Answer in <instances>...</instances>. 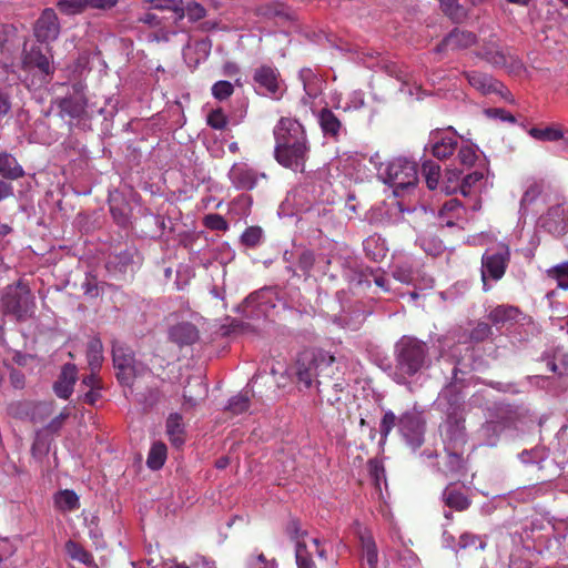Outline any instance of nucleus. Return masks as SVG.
Here are the masks:
<instances>
[{
  "mask_svg": "<svg viewBox=\"0 0 568 568\" xmlns=\"http://www.w3.org/2000/svg\"><path fill=\"white\" fill-rule=\"evenodd\" d=\"M537 226L556 239L568 234V206L566 201L549 206L538 217Z\"/></svg>",
  "mask_w": 568,
  "mask_h": 568,
  "instance_id": "obj_4",
  "label": "nucleus"
},
{
  "mask_svg": "<svg viewBox=\"0 0 568 568\" xmlns=\"http://www.w3.org/2000/svg\"><path fill=\"white\" fill-rule=\"evenodd\" d=\"M440 9L450 20L458 22L465 18L466 13L458 0H438Z\"/></svg>",
  "mask_w": 568,
  "mask_h": 568,
  "instance_id": "obj_38",
  "label": "nucleus"
},
{
  "mask_svg": "<svg viewBox=\"0 0 568 568\" xmlns=\"http://www.w3.org/2000/svg\"><path fill=\"white\" fill-rule=\"evenodd\" d=\"M430 140L433 141L432 153L438 160H445L453 155L458 145L457 132L453 126L432 131Z\"/></svg>",
  "mask_w": 568,
  "mask_h": 568,
  "instance_id": "obj_12",
  "label": "nucleus"
},
{
  "mask_svg": "<svg viewBox=\"0 0 568 568\" xmlns=\"http://www.w3.org/2000/svg\"><path fill=\"white\" fill-rule=\"evenodd\" d=\"M316 253L312 250H304L300 253L297 258V267L303 272L306 277H310L312 271H315Z\"/></svg>",
  "mask_w": 568,
  "mask_h": 568,
  "instance_id": "obj_41",
  "label": "nucleus"
},
{
  "mask_svg": "<svg viewBox=\"0 0 568 568\" xmlns=\"http://www.w3.org/2000/svg\"><path fill=\"white\" fill-rule=\"evenodd\" d=\"M457 159L462 165L469 168L476 162L477 154L471 145L466 144L459 148Z\"/></svg>",
  "mask_w": 568,
  "mask_h": 568,
  "instance_id": "obj_56",
  "label": "nucleus"
},
{
  "mask_svg": "<svg viewBox=\"0 0 568 568\" xmlns=\"http://www.w3.org/2000/svg\"><path fill=\"white\" fill-rule=\"evenodd\" d=\"M247 386H250V384ZM251 396H253V392L246 387L244 390L230 398L225 410L230 412L232 415L245 413L250 408Z\"/></svg>",
  "mask_w": 568,
  "mask_h": 568,
  "instance_id": "obj_29",
  "label": "nucleus"
},
{
  "mask_svg": "<svg viewBox=\"0 0 568 568\" xmlns=\"http://www.w3.org/2000/svg\"><path fill=\"white\" fill-rule=\"evenodd\" d=\"M463 74L467 79L468 83L483 94L497 92L499 88L503 87V84L491 75L480 71H465Z\"/></svg>",
  "mask_w": 568,
  "mask_h": 568,
  "instance_id": "obj_24",
  "label": "nucleus"
},
{
  "mask_svg": "<svg viewBox=\"0 0 568 568\" xmlns=\"http://www.w3.org/2000/svg\"><path fill=\"white\" fill-rule=\"evenodd\" d=\"M320 371L317 374V387L328 386L332 389L345 384L339 361L329 352L321 349Z\"/></svg>",
  "mask_w": 568,
  "mask_h": 568,
  "instance_id": "obj_6",
  "label": "nucleus"
},
{
  "mask_svg": "<svg viewBox=\"0 0 568 568\" xmlns=\"http://www.w3.org/2000/svg\"><path fill=\"white\" fill-rule=\"evenodd\" d=\"M422 173L427 187L429 190H436L440 179V166L432 160L425 161L422 165Z\"/></svg>",
  "mask_w": 568,
  "mask_h": 568,
  "instance_id": "obj_35",
  "label": "nucleus"
},
{
  "mask_svg": "<svg viewBox=\"0 0 568 568\" xmlns=\"http://www.w3.org/2000/svg\"><path fill=\"white\" fill-rule=\"evenodd\" d=\"M394 361L393 381L408 385L412 378L430 366L429 347L415 336L404 335L394 345Z\"/></svg>",
  "mask_w": 568,
  "mask_h": 568,
  "instance_id": "obj_2",
  "label": "nucleus"
},
{
  "mask_svg": "<svg viewBox=\"0 0 568 568\" xmlns=\"http://www.w3.org/2000/svg\"><path fill=\"white\" fill-rule=\"evenodd\" d=\"M506 68L510 74L518 75L525 70L524 62L517 57L507 52V62L501 65Z\"/></svg>",
  "mask_w": 568,
  "mask_h": 568,
  "instance_id": "obj_59",
  "label": "nucleus"
},
{
  "mask_svg": "<svg viewBox=\"0 0 568 568\" xmlns=\"http://www.w3.org/2000/svg\"><path fill=\"white\" fill-rule=\"evenodd\" d=\"M54 505L61 511H73L80 507L79 496L75 491L63 489L55 494Z\"/></svg>",
  "mask_w": 568,
  "mask_h": 568,
  "instance_id": "obj_30",
  "label": "nucleus"
},
{
  "mask_svg": "<svg viewBox=\"0 0 568 568\" xmlns=\"http://www.w3.org/2000/svg\"><path fill=\"white\" fill-rule=\"evenodd\" d=\"M484 178V174L479 171H474L467 175H465L462 180V183H460V193L464 195V196H468L471 192V187L478 183L479 181H481V179Z\"/></svg>",
  "mask_w": 568,
  "mask_h": 568,
  "instance_id": "obj_55",
  "label": "nucleus"
},
{
  "mask_svg": "<svg viewBox=\"0 0 568 568\" xmlns=\"http://www.w3.org/2000/svg\"><path fill=\"white\" fill-rule=\"evenodd\" d=\"M248 566L250 568H277V562L274 559L267 560L263 554H260L250 561Z\"/></svg>",
  "mask_w": 568,
  "mask_h": 568,
  "instance_id": "obj_64",
  "label": "nucleus"
},
{
  "mask_svg": "<svg viewBox=\"0 0 568 568\" xmlns=\"http://www.w3.org/2000/svg\"><path fill=\"white\" fill-rule=\"evenodd\" d=\"M65 551L72 560H77L87 566H91L93 564L92 555L77 541L68 540L65 542Z\"/></svg>",
  "mask_w": 568,
  "mask_h": 568,
  "instance_id": "obj_34",
  "label": "nucleus"
},
{
  "mask_svg": "<svg viewBox=\"0 0 568 568\" xmlns=\"http://www.w3.org/2000/svg\"><path fill=\"white\" fill-rule=\"evenodd\" d=\"M253 80L262 94L272 99H280L282 95L280 72L276 68L263 64L254 70Z\"/></svg>",
  "mask_w": 568,
  "mask_h": 568,
  "instance_id": "obj_11",
  "label": "nucleus"
},
{
  "mask_svg": "<svg viewBox=\"0 0 568 568\" xmlns=\"http://www.w3.org/2000/svg\"><path fill=\"white\" fill-rule=\"evenodd\" d=\"M265 178V173H258L244 162L234 163L229 171V179L236 190L251 191L260 179Z\"/></svg>",
  "mask_w": 568,
  "mask_h": 568,
  "instance_id": "obj_13",
  "label": "nucleus"
},
{
  "mask_svg": "<svg viewBox=\"0 0 568 568\" xmlns=\"http://www.w3.org/2000/svg\"><path fill=\"white\" fill-rule=\"evenodd\" d=\"M320 353L321 349H305L301 352L295 362V375L297 382L303 384L305 388L312 387L317 382L320 371Z\"/></svg>",
  "mask_w": 568,
  "mask_h": 568,
  "instance_id": "obj_5",
  "label": "nucleus"
},
{
  "mask_svg": "<svg viewBox=\"0 0 568 568\" xmlns=\"http://www.w3.org/2000/svg\"><path fill=\"white\" fill-rule=\"evenodd\" d=\"M273 135L276 162L285 169L303 173L311 152L304 125L294 118L282 116L273 129Z\"/></svg>",
  "mask_w": 568,
  "mask_h": 568,
  "instance_id": "obj_1",
  "label": "nucleus"
},
{
  "mask_svg": "<svg viewBox=\"0 0 568 568\" xmlns=\"http://www.w3.org/2000/svg\"><path fill=\"white\" fill-rule=\"evenodd\" d=\"M326 558V551L317 538H310V544H298L295 548L297 568H316L313 556Z\"/></svg>",
  "mask_w": 568,
  "mask_h": 568,
  "instance_id": "obj_17",
  "label": "nucleus"
},
{
  "mask_svg": "<svg viewBox=\"0 0 568 568\" xmlns=\"http://www.w3.org/2000/svg\"><path fill=\"white\" fill-rule=\"evenodd\" d=\"M369 474L373 477L375 485L379 486L381 479H385V469L381 462L372 459L368 462Z\"/></svg>",
  "mask_w": 568,
  "mask_h": 568,
  "instance_id": "obj_61",
  "label": "nucleus"
},
{
  "mask_svg": "<svg viewBox=\"0 0 568 568\" xmlns=\"http://www.w3.org/2000/svg\"><path fill=\"white\" fill-rule=\"evenodd\" d=\"M77 367L74 364H64L61 368V373L53 385V389L58 397L68 399L72 392L77 381Z\"/></svg>",
  "mask_w": 568,
  "mask_h": 568,
  "instance_id": "obj_20",
  "label": "nucleus"
},
{
  "mask_svg": "<svg viewBox=\"0 0 568 568\" xmlns=\"http://www.w3.org/2000/svg\"><path fill=\"white\" fill-rule=\"evenodd\" d=\"M116 369V378L118 381L125 386H131L133 383V379L135 377V368L134 364L131 366H123L118 367Z\"/></svg>",
  "mask_w": 568,
  "mask_h": 568,
  "instance_id": "obj_58",
  "label": "nucleus"
},
{
  "mask_svg": "<svg viewBox=\"0 0 568 568\" xmlns=\"http://www.w3.org/2000/svg\"><path fill=\"white\" fill-rule=\"evenodd\" d=\"M320 125L325 135L337 136L341 129V121L329 109H323L320 112Z\"/></svg>",
  "mask_w": 568,
  "mask_h": 568,
  "instance_id": "obj_33",
  "label": "nucleus"
},
{
  "mask_svg": "<svg viewBox=\"0 0 568 568\" xmlns=\"http://www.w3.org/2000/svg\"><path fill=\"white\" fill-rule=\"evenodd\" d=\"M363 555L369 568H376L378 561V551L374 539L371 536L362 537Z\"/></svg>",
  "mask_w": 568,
  "mask_h": 568,
  "instance_id": "obj_39",
  "label": "nucleus"
},
{
  "mask_svg": "<svg viewBox=\"0 0 568 568\" xmlns=\"http://www.w3.org/2000/svg\"><path fill=\"white\" fill-rule=\"evenodd\" d=\"M397 423L398 417L392 410H388L384 414L379 423L381 445L386 443L389 433L395 426H397Z\"/></svg>",
  "mask_w": 568,
  "mask_h": 568,
  "instance_id": "obj_43",
  "label": "nucleus"
},
{
  "mask_svg": "<svg viewBox=\"0 0 568 568\" xmlns=\"http://www.w3.org/2000/svg\"><path fill=\"white\" fill-rule=\"evenodd\" d=\"M463 211L462 202L457 199H450L446 201L439 210V219H445L446 215H453L456 219H460Z\"/></svg>",
  "mask_w": 568,
  "mask_h": 568,
  "instance_id": "obj_48",
  "label": "nucleus"
},
{
  "mask_svg": "<svg viewBox=\"0 0 568 568\" xmlns=\"http://www.w3.org/2000/svg\"><path fill=\"white\" fill-rule=\"evenodd\" d=\"M168 456V448L163 442H155L152 444L146 465L152 470H159L163 467Z\"/></svg>",
  "mask_w": 568,
  "mask_h": 568,
  "instance_id": "obj_31",
  "label": "nucleus"
},
{
  "mask_svg": "<svg viewBox=\"0 0 568 568\" xmlns=\"http://www.w3.org/2000/svg\"><path fill=\"white\" fill-rule=\"evenodd\" d=\"M455 407L449 410L445 423V435L449 440H458L464 438L465 417L463 412H457Z\"/></svg>",
  "mask_w": 568,
  "mask_h": 568,
  "instance_id": "obj_27",
  "label": "nucleus"
},
{
  "mask_svg": "<svg viewBox=\"0 0 568 568\" xmlns=\"http://www.w3.org/2000/svg\"><path fill=\"white\" fill-rule=\"evenodd\" d=\"M505 427L506 425L499 420H489L483 425L481 432L484 433L488 444L495 445L499 434L504 430Z\"/></svg>",
  "mask_w": 568,
  "mask_h": 568,
  "instance_id": "obj_45",
  "label": "nucleus"
},
{
  "mask_svg": "<svg viewBox=\"0 0 568 568\" xmlns=\"http://www.w3.org/2000/svg\"><path fill=\"white\" fill-rule=\"evenodd\" d=\"M510 260L508 246L501 247L497 252H486L481 257V280L486 284V278L499 281L507 270Z\"/></svg>",
  "mask_w": 568,
  "mask_h": 568,
  "instance_id": "obj_8",
  "label": "nucleus"
},
{
  "mask_svg": "<svg viewBox=\"0 0 568 568\" xmlns=\"http://www.w3.org/2000/svg\"><path fill=\"white\" fill-rule=\"evenodd\" d=\"M113 364L114 368L123 366H131L134 364V357L131 352L124 349L123 347H114L113 348Z\"/></svg>",
  "mask_w": 568,
  "mask_h": 568,
  "instance_id": "obj_50",
  "label": "nucleus"
},
{
  "mask_svg": "<svg viewBox=\"0 0 568 568\" xmlns=\"http://www.w3.org/2000/svg\"><path fill=\"white\" fill-rule=\"evenodd\" d=\"M486 544L476 535L465 532L459 537L458 547L466 549V548H474V549H480L483 550L485 548Z\"/></svg>",
  "mask_w": 568,
  "mask_h": 568,
  "instance_id": "obj_54",
  "label": "nucleus"
},
{
  "mask_svg": "<svg viewBox=\"0 0 568 568\" xmlns=\"http://www.w3.org/2000/svg\"><path fill=\"white\" fill-rule=\"evenodd\" d=\"M151 4V9L160 11H169L173 13V20L175 23L184 18V7L182 0H148Z\"/></svg>",
  "mask_w": 568,
  "mask_h": 568,
  "instance_id": "obj_28",
  "label": "nucleus"
},
{
  "mask_svg": "<svg viewBox=\"0 0 568 568\" xmlns=\"http://www.w3.org/2000/svg\"><path fill=\"white\" fill-rule=\"evenodd\" d=\"M88 100L84 94L80 97H67L58 101L60 115H68L71 119L80 120L87 113Z\"/></svg>",
  "mask_w": 568,
  "mask_h": 568,
  "instance_id": "obj_23",
  "label": "nucleus"
},
{
  "mask_svg": "<svg viewBox=\"0 0 568 568\" xmlns=\"http://www.w3.org/2000/svg\"><path fill=\"white\" fill-rule=\"evenodd\" d=\"M477 42V36L459 28H454L435 48V52L442 53L447 49L465 50L473 47Z\"/></svg>",
  "mask_w": 568,
  "mask_h": 568,
  "instance_id": "obj_15",
  "label": "nucleus"
},
{
  "mask_svg": "<svg viewBox=\"0 0 568 568\" xmlns=\"http://www.w3.org/2000/svg\"><path fill=\"white\" fill-rule=\"evenodd\" d=\"M206 14L205 8L197 2H190L184 7V17L186 16L190 21L196 22L203 19Z\"/></svg>",
  "mask_w": 568,
  "mask_h": 568,
  "instance_id": "obj_57",
  "label": "nucleus"
},
{
  "mask_svg": "<svg viewBox=\"0 0 568 568\" xmlns=\"http://www.w3.org/2000/svg\"><path fill=\"white\" fill-rule=\"evenodd\" d=\"M24 170L18 160L8 152L0 153V176L14 181L24 176Z\"/></svg>",
  "mask_w": 568,
  "mask_h": 568,
  "instance_id": "obj_26",
  "label": "nucleus"
},
{
  "mask_svg": "<svg viewBox=\"0 0 568 568\" xmlns=\"http://www.w3.org/2000/svg\"><path fill=\"white\" fill-rule=\"evenodd\" d=\"M493 335L491 326L485 322H478L470 332V339L475 343H481Z\"/></svg>",
  "mask_w": 568,
  "mask_h": 568,
  "instance_id": "obj_51",
  "label": "nucleus"
},
{
  "mask_svg": "<svg viewBox=\"0 0 568 568\" xmlns=\"http://www.w3.org/2000/svg\"><path fill=\"white\" fill-rule=\"evenodd\" d=\"M203 224L205 227L212 231H226L229 229L226 220L216 213L205 215L203 219Z\"/></svg>",
  "mask_w": 568,
  "mask_h": 568,
  "instance_id": "obj_52",
  "label": "nucleus"
},
{
  "mask_svg": "<svg viewBox=\"0 0 568 568\" xmlns=\"http://www.w3.org/2000/svg\"><path fill=\"white\" fill-rule=\"evenodd\" d=\"M442 499L445 506L455 511H465L471 505V499L464 493V489L455 484H449L444 489Z\"/></svg>",
  "mask_w": 568,
  "mask_h": 568,
  "instance_id": "obj_21",
  "label": "nucleus"
},
{
  "mask_svg": "<svg viewBox=\"0 0 568 568\" xmlns=\"http://www.w3.org/2000/svg\"><path fill=\"white\" fill-rule=\"evenodd\" d=\"M166 435L171 444L180 448L185 443V426L179 413H171L166 419Z\"/></svg>",
  "mask_w": 568,
  "mask_h": 568,
  "instance_id": "obj_25",
  "label": "nucleus"
},
{
  "mask_svg": "<svg viewBox=\"0 0 568 568\" xmlns=\"http://www.w3.org/2000/svg\"><path fill=\"white\" fill-rule=\"evenodd\" d=\"M397 427L407 443L420 447L424 443L425 423L415 412H405L398 417Z\"/></svg>",
  "mask_w": 568,
  "mask_h": 568,
  "instance_id": "obj_9",
  "label": "nucleus"
},
{
  "mask_svg": "<svg viewBox=\"0 0 568 568\" xmlns=\"http://www.w3.org/2000/svg\"><path fill=\"white\" fill-rule=\"evenodd\" d=\"M211 92L214 99L224 101L234 93V85L230 81L220 80L212 85Z\"/></svg>",
  "mask_w": 568,
  "mask_h": 568,
  "instance_id": "obj_46",
  "label": "nucleus"
},
{
  "mask_svg": "<svg viewBox=\"0 0 568 568\" xmlns=\"http://www.w3.org/2000/svg\"><path fill=\"white\" fill-rule=\"evenodd\" d=\"M3 305L7 312L16 315L18 318H22L28 315L31 305H32V296L29 290H23L21 292L14 291L8 293L3 297Z\"/></svg>",
  "mask_w": 568,
  "mask_h": 568,
  "instance_id": "obj_18",
  "label": "nucleus"
},
{
  "mask_svg": "<svg viewBox=\"0 0 568 568\" xmlns=\"http://www.w3.org/2000/svg\"><path fill=\"white\" fill-rule=\"evenodd\" d=\"M60 22L52 8L44 9L33 26V34L40 43L49 44L58 39Z\"/></svg>",
  "mask_w": 568,
  "mask_h": 568,
  "instance_id": "obj_10",
  "label": "nucleus"
},
{
  "mask_svg": "<svg viewBox=\"0 0 568 568\" xmlns=\"http://www.w3.org/2000/svg\"><path fill=\"white\" fill-rule=\"evenodd\" d=\"M197 387L200 388V392L197 393V396H193L189 390H184L183 393V399H184V403H183V406L185 407H194L196 406L199 399L205 395L206 393V389L205 387L202 385V383H197Z\"/></svg>",
  "mask_w": 568,
  "mask_h": 568,
  "instance_id": "obj_62",
  "label": "nucleus"
},
{
  "mask_svg": "<svg viewBox=\"0 0 568 568\" xmlns=\"http://www.w3.org/2000/svg\"><path fill=\"white\" fill-rule=\"evenodd\" d=\"M134 254L133 247L109 254L105 263L106 271L116 278L126 275L129 271L133 270Z\"/></svg>",
  "mask_w": 568,
  "mask_h": 568,
  "instance_id": "obj_16",
  "label": "nucleus"
},
{
  "mask_svg": "<svg viewBox=\"0 0 568 568\" xmlns=\"http://www.w3.org/2000/svg\"><path fill=\"white\" fill-rule=\"evenodd\" d=\"M170 342L180 348L196 343L200 338L199 329L190 322H181L172 325L168 332Z\"/></svg>",
  "mask_w": 568,
  "mask_h": 568,
  "instance_id": "obj_19",
  "label": "nucleus"
},
{
  "mask_svg": "<svg viewBox=\"0 0 568 568\" xmlns=\"http://www.w3.org/2000/svg\"><path fill=\"white\" fill-rule=\"evenodd\" d=\"M383 176L384 182L394 189V194L400 196L406 190L417 184V165L414 161L397 158L386 165Z\"/></svg>",
  "mask_w": 568,
  "mask_h": 568,
  "instance_id": "obj_3",
  "label": "nucleus"
},
{
  "mask_svg": "<svg viewBox=\"0 0 568 568\" xmlns=\"http://www.w3.org/2000/svg\"><path fill=\"white\" fill-rule=\"evenodd\" d=\"M22 64L24 70L37 69L41 75L48 78V81L54 73L51 49L49 47L31 45L30 49H24Z\"/></svg>",
  "mask_w": 568,
  "mask_h": 568,
  "instance_id": "obj_7",
  "label": "nucleus"
},
{
  "mask_svg": "<svg viewBox=\"0 0 568 568\" xmlns=\"http://www.w3.org/2000/svg\"><path fill=\"white\" fill-rule=\"evenodd\" d=\"M474 54L494 68H501L507 62V52L494 33L483 40L479 49Z\"/></svg>",
  "mask_w": 568,
  "mask_h": 568,
  "instance_id": "obj_14",
  "label": "nucleus"
},
{
  "mask_svg": "<svg viewBox=\"0 0 568 568\" xmlns=\"http://www.w3.org/2000/svg\"><path fill=\"white\" fill-rule=\"evenodd\" d=\"M262 234L263 231L260 226H250L243 232L241 241L248 247H255L261 242Z\"/></svg>",
  "mask_w": 568,
  "mask_h": 568,
  "instance_id": "obj_49",
  "label": "nucleus"
},
{
  "mask_svg": "<svg viewBox=\"0 0 568 568\" xmlns=\"http://www.w3.org/2000/svg\"><path fill=\"white\" fill-rule=\"evenodd\" d=\"M529 134L539 141H558L560 139H564V133L561 130L547 126V128H531L529 130Z\"/></svg>",
  "mask_w": 568,
  "mask_h": 568,
  "instance_id": "obj_40",
  "label": "nucleus"
},
{
  "mask_svg": "<svg viewBox=\"0 0 568 568\" xmlns=\"http://www.w3.org/2000/svg\"><path fill=\"white\" fill-rule=\"evenodd\" d=\"M547 276L557 282L558 287L568 290V261L546 271Z\"/></svg>",
  "mask_w": 568,
  "mask_h": 568,
  "instance_id": "obj_37",
  "label": "nucleus"
},
{
  "mask_svg": "<svg viewBox=\"0 0 568 568\" xmlns=\"http://www.w3.org/2000/svg\"><path fill=\"white\" fill-rule=\"evenodd\" d=\"M57 7L63 14L73 16L85 11L88 2L87 0H59Z\"/></svg>",
  "mask_w": 568,
  "mask_h": 568,
  "instance_id": "obj_42",
  "label": "nucleus"
},
{
  "mask_svg": "<svg viewBox=\"0 0 568 568\" xmlns=\"http://www.w3.org/2000/svg\"><path fill=\"white\" fill-rule=\"evenodd\" d=\"M463 397L453 386L446 387L439 396V405H444L443 410L448 414L457 406V412H463Z\"/></svg>",
  "mask_w": 568,
  "mask_h": 568,
  "instance_id": "obj_32",
  "label": "nucleus"
},
{
  "mask_svg": "<svg viewBox=\"0 0 568 568\" xmlns=\"http://www.w3.org/2000/svg\"><path fill=\"white\" fill-rule=\"evenodd\" d=\"M317 390L320 394H322L323 397L326 398L327 403H329L332 406H337L342 400L341 394L344 390V384H342V387H335L334 389L328 386H322L317 387Z\"/></svg>",
  "mask_w": 568,
  "mask_h": 568,
  "instance_id": "obj_53",
  "label": "nucleus"
},
{
  "mask_svg": "<svg viewBox=\"0 0 568 568\" xmlns=\"http://www.w3.org/2000/svg\"><path fill=\"white\" fill-rule=\"evenodd\" d=\"M102 351H103L102 343L99 338H92L88 343L87 356H88L89 365L92 371H97L100 368L101 362L103 358Z\"/></svg>",
  "mask_w": 568,
  "mask_h": 568,
  "instance_id": "obj_36",
  "label": "nucleus"
},
{
  "mask_svg": "<svg viewBox=\"0 0 568 568\" xmlns=\"http://www.w3.org/2000/svg\"><path fill=\"white\" fill-rule=\"evenodd\" d=\"M286 534L295 542V547L298 546V544H310V539L307 540V531L302 529L300 521L296 519L288 521Z\"/></svg>",
  "mask_w": 568,
  "mask_h": 568,
  "instance_id": "obj_44",
  "label": "nucleus"
},
{
  "mask_svg": "<svg viewBox=\"0 0 568 568\" xmlns=\"http://www.w3.org/2000/svg\"><path fill=\"white\" fill-rule=\"evenodd\" d=\"M520 311L511 305H498L489 311L488 320L497 328L514 325L518 322Z\"/></svg>",
  "mask_w": 568,
  "mask_h": 568,
  "instance_id": "obj_22",
  "label": "nucleus"
},
{
  "mask_svg": "<svg viewBox=\"0 0 568 568\" xmlns=\"http://www.w3.org/2000/svg\"><path fill=\"white\" fill-rule=\"evenodd\" d=\"M82 288L84 294L90 297H97L100 294V290L98 287V283L94 276L88 275L85 281L82 284Z\"/></svg>",
  "mask_w": 568,
  "mask_h": 568,
  "instance_id": "obj_63",
  "label": "nucleus"
},
{
  "mask_svg": "<svg viewBox=\"0 0 568 568\" xmlns=\"http://www.w3.org/2000/svg\"><path fill=\"white\" fill-rule=\"evenodd\" d=\"M542 192V187L541 185L537 184V183H534L531 184L527 190L526 192L524 193L523 197H521V201H520V204L524 206V205H529L531 204L532 202L536 201V199L541 194Z\"/></svg>",
  "mask_w": 568,
  "mask_h": 568,
  "instance_id": "obj_60",
  "label": "nucleus"
},
{
  "mask_svg": "<svg viewBox=\"0 0 568 568\" xmlns=\"http://www.w3.org/2000/svg\"><path fill=\"white\" fill-rule=\"evenodd\" d=\"M206 123L214 130H224L227 126L229 120L223 110L217 108L207 114Z\"/></svg>",
  "mask_w": 568,
  "mask_h": 568,
  "instance_id": "obj_47",
  "label": "nucleus"
}]
</instances>
